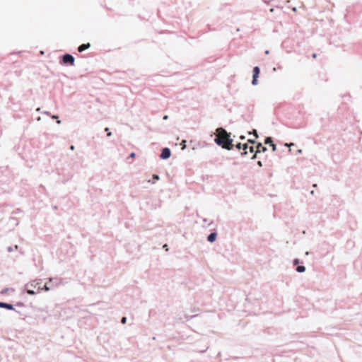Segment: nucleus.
I'll list each match as a JSON object with an SVG mask.
<instances>
[{"label": "nucleus", "mask_w": 362, "mask_h": 362, "mask_svg": "<svg viewBox=\"0 0 362 362\" xmlns=\"http://www.w3.org/2000/svg\"><path fill=\"white\" fill-rule=\"evenodd\" d=\"M216 132L215 143L218 146H221L225 149L231 150L233 148V139H230V134L228 133L222 127L218 128Z\"/></svg>", "instance_id": "nucleus-1"}, {"label": "nucleus", "mask_w": 362, "mask_h": 362, "mask_svg": "<svg viewBox=\"0 0 362 362\" xmlns=\"http://www.w3.org/2000/svg\"><path fill=\"white\" fill-rule=\"evenodd\" d=\"M259 73H260V69H259V66H255L253 68V76H252V84L253 86L257 85V83H258L257 78L259 77Z\"/></svg>", "instance_id": "nucleus-2"}, {"label": "nucleus", "mask_w": 362, "mask_h": 362, "mask_svg": "<svg viewBox=\"0 0 362 362\" xmlns=\"http://www.w3.org/2000/svg\"><path fill=\"white\" fill-rule=\"evenodd\" d=\"M74 57L71 54H65L63 56V62L64 64H69L71 65H74Z\"/></svg>", "instance_id": "nucleus-3"}, {"label": "nucleus", "mask_w": 362, "mask_h": 362, "mask_svg": "<svg viewBox=\"0 0 362 362\" xmlns=\"http://www.w3.org/2000/svg\"><path fill=\"white\" fill-rule=\"evenodd\" d=\"M171 155L170 150L168 148H164L162 149L160 157L162 159H168Z\"/></svg>", "instance_id": "nucleus-4"}, {"label": "nucleus", "mask_w": 362, "mask_h": 362, "mask_svg": "<svg viewBox=\"0 0 362 362\" xmlns=\"http://www.w3.org/2000/svg\"><path fill=\"white\" fill-rule=\"evenodd\" d=\"M243 152L241 153V155L244 156L247 154V150H249L250 153H252L254 151V147L252 146H249L247 144H243Z\"/></svg>", "instance_id": "nucleus-5"}, {"label": "nucleus", "mask_w": 362, "mask_h": 362, "mask_svg": "<svg viewBox=\"0 0 362 362\" xmlns=\"http://www.w3.org/2000/svg\"><path fill=\"white\" fill-rule=\"evenodd\" d=\"M90 46V43L82 44L78 47V50L79 52H82L85 51L86 49H87L88 48H89Z\"/></svg>", "instance_id": "nucleus-6"}, {"label": "nucleus", "mask_w": 362, "mask_h": 362, "mask_svg": "<svg viewBox=\"0 0 362 362\" xmlns=\"http://www.w3.org/2000/svg\"><path fill=\"white\" fill-rule=\"evenodd\" d=\"M0 308H6L8 310H14L13 305L0 302Z\"/></svg>", "instance_id": "nucleus-7"}, {"label": "nucleus", "mask_w": 362, "mask_h": 362, "mask_svg": "<svg viewBox=\"0 0 362 362\" xmlns=\"http://www.w3.org/2000/svg\"><path fill=\"white\" fill-rule=\"evenodd\" d=\"M216 236L217 235L216 233H211L208 235L207 240L210 243H213L214 241H215Z\"/></svg>", "instance_id": "nucleus-8"}, {"label": "nucleus", "mask_w": 362, "mask_h": 362, "mask_svg": "<svg viewBox=\"0 0 362 362\" xmlns=\"http://www.w3.org/2000/svg\"><path fill=\"white\" fill-rule=\"evenodd\" d=\"M257 152H265L267 151V148L262 145L261 143H259L257 146Z\"/></svg>", "instance_id": "nucleus-9"}, {"label": "nucleus", "mask_w": 362, "mask_h": 362, "mask_svg": "<svg viewBox=\"0 0 362 362\" xmlns=\"http://www.w3.org/2000/svg\"><path fill=\"white\" fill-rule=\"evenodd\" d=\"M296 270L298 273H303L305 272V267L303 265H298Z\"/></svg>", "instance_id": "nucleus-10"}, {"label": "nucleus", "mask_w": 362, "mask_h": 362, "mask_svg": "<svg viewBox=\"0 0 362 362\" xmlns=\"http://www.w3.org/2000/svg\"><path fill=\"white\" fill-rule=\"evenodd\" d=\"M39 289L43 290L45 291H49L50 290V288L48 286L47 283H46L45 285L42 288L39 286Z\"/></svg>", "instance_id": "nucleus-11"}, {"label": "nucleus", "mask_w": 362, "mask_h": 362, "mask_svg": "<svg viewBox=\"0 0 362 362\" xmlns=\"http://www.w3.org/2000/svg\"><path fill=\"white\" fill-rule=\"evenodd\" d=\"M264 143L266 144H272L273 143L272 138V137H267L265 139Z\"/></svg>", "instance_id": "nucleus-12"}, {"label": "nucleus", "mask_w": 362, "mask_h": 362, "mask_svg": "<svg viewBox=\"0 0 362 362\" xmlns=\"http://www.w3.org/2000/svg\"><path fill=\"white\" fill-rule=\"evenodd\" d=\"M249 134H253L256 138L258 137L257 132L256 129H253L252 132H248Z\"/></svg>", "instance_id": "nucleus-13"}, {"label": "nucleus", "mask_w": 362, "mask_h": 362, "mask_svg": "<svg viewBox=\"0 0 362 362\" xmlns=\"http://www.w3.org/2000/svg\"><path fill=\"white\" fill-rule=\"evenodd\" d=\"M40 285V282L37 280L33 281V282L31 284V286L36 287L37 286Z\"/></svg>", "instance_id": "nucleus-14"}, {"label": "nucleus", "mask_w": 362, "mask_h": 362, "mask_svg": "<svg viewBox=\"0 0 362 362\" xmlns=\"http://www.w3.org/2000/svg\"><path fill=\"white\" fill-rule=\"evenodd\" d=\"M300 263V259H294L293 261V265H298V264Z\"/></svg>", "instance_id": "nucleus-15"}, {"label": "nucleus", "mask_w": 362, "mask_h": 362, "mask_svg": "<svg viewBox=\"0 0 362 362\" xmlns=\"http://www.w3.org/2000/svg\"><path fill=\"white\" fill-rule=\"evenodd\" d=\"M235 147H236V148L240 150V149L243 148V144L241 143H238L235 145Z\"/></svg>", "instance_id": "nucleus-16"}, {"label": "nucleus", "mask_w": 362, "mask_h": 362, "mask_svg": "<svg viewBox=\"0 0 362 362\" xmlns=\"http://www.w3.org/2000/svg\"><path fill=\"white\" fill-rule=\"evenodd\" d=\"M27 293H28L29 295H34V294H35V292L33 290H30V289H28V290H27Z\"/></svg>", "instance_id": "nucleus-17"}, {"label": "nucleus", "mask_w": 362, "mask_h": 362, "mask_svg": "<svg viewBox=\"0 0 362 362\" xmlns=\"http://www.w3.org/2000/svg\"><path fill=\"white\" fill-rule=\"evenodd\" d=\"M8 291H9V288H4V289H3V290L1 291V294H6V293H7L8 292Z\"/></svg>", "instance_id": "nucleus-18"}, {"label": "nucleus", "mask_w": 362, "mask_h": 362, "mask_svg": "<svg viewBox=\"0 0 362 362\" xmlns=\"http://www.w3.org/2000/svg\"><path fill=\"white\" fill-rule=\"evenodd\" d=\"M185 143H186V141H185V140H183V141H182V143H181V144L182 145V150H183V149H185V148H186V144H185Z\"/></svg>", "instance_id": "nucleus-19"}, {"label": "nucleus", "mask_w": 362, "mask_h": 362, "mask_svg": "<svg viewBox=\"0 0 362 362\" xmlns=\"http://www.w3.org/2000/svg\"><path fill=\"white\" fill-rule=\"evenodd\" d=\"M153 179L154 180V181H156V180H158L160 179V177L158 175H153Z\"/></svg>", "instance_id": "nucleus-20"}, {"label": "nucleus", "mask_w": 362, "mask_h": 362, "mask_svg": "<svg viewBox=\"0 0 362 362\" xmlns=\"http://www.w3.org/2000/svg\"><path fill=\"white\" fill-rule=\"evenodd\" d=\"M13 250H14V248H13V247H11V246L7 247V251H8V252H13Z\"/></svg>", "instance_id": "nucleus-21"}, {"label": "nucleus", "mask_w": 362, "mask_h": 362, "mask_svg": "<svg viewBox=\"0 0 362 362\" xmlns=\"http://www.w3.org/2000/svg\"><path fill=\"white\" fill-rule=\"evenodd\" d=\"M271 146L272 147L273 151H275L276 150V145L272 143L271 144Z\"/></svg>", "instance_id": "nucleus-22"}, {"label": "nucleus", "mask_w": 362, "mask_h": 362, "mask_svg": "<svg viewBox=\"0 0 362 362\" xmlns=\"http://www.w3.org/2000/svg\"><path fill=\"white\" fill-rule=\"evenodd\" d=\"M126 321H127V318H126L125 317H123L122 318V320H121V322H122V324L126 323Z\"/></svg>", "instance_id": "nucleus-23"}, {"label": "nucleus", "mask_w": 362, "mask_h": 362, "mask_svg": "<svg viewBox=\"0 0 362 362\" xmlns=\"http://www.w3.org/2000/svg\"><path fill=\"white\" fill-rule=\"evenodd\" d=\"M257 153H258V152H257V151H256V152H255V153L252 156V160H254V159H255V158H257Z\"/></svg>", "instance_id": "nucleus-24"}, {"label": "nucleus", "mask_w": 362, "mask_h": 362, "mask_svg": "<svg viewBox=\"0 0 362 362\" xmlns=\"http://www.w3.org/2000/svg\"><path fill=\"white\" fill-rule=\"evenodd\" d=\"M257 165H258V166L262 167V163L260 160H259L257 162Z\"/></svg>", "instance_id": "nucleus-25"}, {"label": "nucleus", "mask_w": 362, "mask_h": 362, "mask_svg": "<svg viewBox=\"0 0 362 362\" xmlns=\"http://www.w3.org/2000/svg\"><path fill=\"white\" fill-rule=\"evenodd\" d=\"M247 141H248L249 143H251V144H254V143H255V141H254V140H252V139H248V140H247Z\"/></svg>", "instance_id": "nucleus-26"}, {"label": "nucleus", "mask_w": 362, "mask_h": 362, "mask_svg": "<svg viewBox=\"0 0 362 362\" xmlns=\"http://www.w3.org/2000/svg\"><path fill=\"white\" fill-rule=\"evenodd\" d=\"M129 157H130V158H134V157H135V153H132L129 155Z\"/></svg>", "instance_id": "nucleus-27"}, {"label": "nucleus", "mask_w": 362, "mask_h": 362, "mask_svg": "<svg viewBox=\"0 0 362 362\" xmlns=\"http://www.w3.org/2000/svg\"><path fill=\"white\" fill-rule=\"evenodd\" d=\"M52 119H58V116H57V115H52Z\"/></svg>", "instance_id": "nucleus-28"}, {"label": "nucleus", "mask_w": 362, "mask_h": 362, "mask_svg": "<svg viewBox=\"0 0 362 362\" xmlns=\"http://www.w3.org/2000/svg\"><path fill=\"white\" fill-rule=\"evenodd\" d=\"M245 139V136H240V139L244 140Z\"/></svg>", "instance_id": "nucleus-29"}, {"label": "nucleus", "mask_w": 362, "mask_h": 362, "mask_svg": "<svg viewBox=\"0 0 362 362\" xmlns=\"http://www.w3.org/2000/svg\"><path fill=\"white\" fill-rule=\"evenodd\" d=\"M168 119V115H165V116L163 117V119L166 120V119Z\"/></svg>", "instance_id": "nucleus-30"}, {"label": "nucleus", "mask_w": 362, "mask_h": 362, "mask_svg": "<svg viewBox=\"0 0 362 362\" xmlns=\"http://www.w3.org/2000/svg\"><path fill=\"white\" fill-rule=\"evenodd\" d=\"M293 145H294V144H293V143H291V144H286V146H293Z\"/></svg>", "instance_id": "nucleus-31"}, {"label": "nucleus", "mask_w": 362, "mask_h": 362, "mask_svg": "<svg viewBox=\"0 0 362 362\" xmlns=\"http://www.w3.org/2000/svg\"><path fill=\"white\" fill-rule=\"evenodd\" d=\"M57 123L59 124H61V120L57 119Z\"/></svg>", "instance_id": "nucleus-32"}, {"label": "nucleus", "mask_w": 362, "mask_h": 362, "mask_svg": "<svg viewBox=\"0 0 362 362\" xmlns=\"http://www.w3.org/2000/svg\"><path fill=\"white\" fill-rule=\"evenodd\" d=\"M112 135V133L111 132H108L107 133V136H110Z\"/></svg>", "instance_id": "nucleus-33"}, {"label": "nucleus", "mask_w": 362, "mask_h": 362, "mask_svg": "<svg viewBox=\"0 0 362 362\" xmlns=\"http://www.w3.org/2000/svg\"><path fill=\"white\" fill-rule=\"evenodd\" d=\"M302 153V150H301V149H299V150L298 151V153Z\"/></svg>", "instance_id": "nucleus-34"}, {"label": "nucleus", "mask_w": 362, "mask_h": 362, "mask_svg": "<svg viewBox=\"0 0 362 362\" xmlns=\"http://www.w3.org/2000/svg\"><path fill=\"white\" fill-rule=\"evenodd\" d=\"M52 278H49V282H52Z\"/></svg>", "instance_id": "nucleus-35"}, {"label": "nucleus", "mask_w": 362, "mask_h": 362, "mask_svg": "<svg viewBox=\"0 0 362 362\" xmlns=\"http://www.w3.org/2000/svg\"><path fill=\"white\" fill-rule=\"evenodd\" d=\"M265 54H269V50H266V51H265Z\"/></svg>", "instance_id": "nucleus-36"}, {"label": "nucleus", "mask_w": 362, "mask_h": 362, "mask_svg": "<svg viewBox=\"0 0 362 362\" xmlns=\"http://www.w3.org/2000/svg\"><path fill=\"white\" fill-rule=\"evenodd\" d=\"M313 58H315V57H316V54H313Z\"/></svg>", "instance_id": "nucleus-37"}, {"label": "nucleus", "mask_w": 362, "mask_h": 362, "mask_svg": "<svg viewBox=\"0 0 362 362\" xmlns=\"http://www.w3.org/2000/svg\"><path fill=\"white\" fill-rule=\"evenodd\" d=\"M70 148H71V150H74V146H71Z\"/></svg>", "instance_id": "nucleus-38"}, {"label": "nucleus", "mask_w": 362, "mask_h": 362, "mask_svg": "<svg viewBox=\"0 0 362 362\" xmlns=\"http://www.w3.org/2000/svg\"><path fill=\"white\" fill-rule=\"evenodd\" d=\"M14 248H15L16 250H18V245H16Z\"/></svg>", "instance_id": "nucleus-39"}, {"label": "nucleus", "mask_w": 362, "mask_h": 362, "mask_svg": "<svg viewBox=\"0 0 362 362\" xmlns=\"http://www.w3.org/2000/svg\"><path fill=\"white\" fill-rule=\"evenodd\" d=\"M108 130H109V129H108L107 127H106V128L105 129V131H106V132H108Z\"/></svg>", "instance_id": "nucleus-40"}, {"label": "nucleus", "mask_w": 362, "mask_h": 362, "mask_svg": "<svg viewBox=\"0 0 362 362\" xmlns=\"http://www.w3.org/2000/svg\"><path fill=\"white\" fill-rule=\"evenodd\" d=\"M204 222L206 223L207 222V220L206 218H204Z\"/></svg>", "instance_id": "nucleus-41"}, {"label": "nucleus", "mask_w": 362, "mask_h": 362, "mask_svg": "<svg viewBox=\"0 0 362 362\" xmlns=\"http://www.w3.org/2000/svg\"><path fill=\"white\" fill-rule=\"evenodd\" d=\"M309 255V252H306L305 255Z\"/></svg>", "instance_id": "nucleus-42"}, {"label": "nucleus", "mask_w": 362, "mask_h": 362, "mask_svg": "<svg viewBox=\"0 0 362 362\" xmlns=\"http://www.w3.org/2000/svg\"><path fill=\"white\" fill-rule=\"evenodd\" d=\"M293 11H296V8L294 7L293 8Z\"/></svg>", "instance_id": "nucleus-43"}, {"label": "nucleus", "mask_w": 362, "mask_h": 362, "mask_svg": "<svg viewBox=\"0 0 362 362\" xmlns=\"http://www.w3.org/2000/svg\"><path fill=\"white\" fill-rule=\"evenodd\" d=\"M40 107H37V109L36 110L37 111H40Z\"/></svg>", "instance_id": "nucleus-44"}]
</instances>
